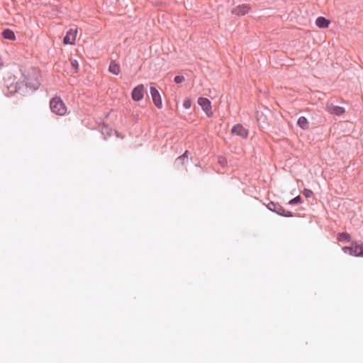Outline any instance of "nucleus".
I'll return each instance as SVG.
<instances>
[{"instance_id":"1","label":"nucleus","mask_w":363,"mask_h":363,"mask_svg":"<svg viewBox=\"0 0 363 363\" xmlns=\"http://www.w3.org/2000/svg\"><path fill=\"white\" fill-rule=\"evenodd\" d=\"M20 71L21 72L23 80L8 85L9 92L11 94L17 93L21 95H26L29 92L37 90L40 84L38 79V69L30 67L23 70L21 69Z\"/></svg>"},{"instance_id":"2","label":"nucleus","mask_w":363,"mask_h":363,"mask_svg":"<svg viewBox=\"0 0 363 363\" xmlns=\"http://www.w3.org/2000/svg\"><path fill=\"white\" fill-rule=\"evenodd\" d=\"M50 108L52 113L58 116H65L67 113V106L60 96H55L50 101Z\"/></svg>"},{"instance_id":"3","label":"nucleus","mask_w":363,"mask_h":363,"mask_svg":"<svg viewBox=\"0 0 363 363\" xmlns=\"http://www.w3.org/2000/svg\"><path fill=\"white\" fill-rule=\"evenodd\" d=\"M267 208L268 210L276 213L277 214L284 217H293L294 213L289 211H286L284 207L279 203L270 201L267 203Z\"/></svg>"},{"instance_id":"4","label":"nucleus","mask_w":363,"mask_h":363,"mask_svg":"<svg viewBox=\"0 0 363 363\" xmlns=\"http://www.w3.org/2000/svg\"><path fill=\"white\" fill-rule=\"evenodd\" d=\"M198 104L201 107L202 110L205 112L208 117L213 116V113L211 110V101L205 97H199L198 99Z\"/></svg>"},{"instance_id":"5","label":"nucleus","mask_w":363,"mask_h":363,"mask_svg":"<svg viewBox=\"0 0 363 363\" xmlns=\"http://www.w3.org/2000/svg\"><path fill=\"white\" fill-rule=\"evenodd\" d=\"M150 93L153 101V104L157 108H162V101L160 94L155 86H150Z\"/></svg>"},{"instance_id":"6","label":"nucleus","mask_w":363,"mask_h":363,"mask_svg":"<svg viewBox=\"0 0 363 363\" xmlns=\"http://www.w3.org/2000/svg\"><path fill=\"white\" fill-rule=\"evenodd\" d=\"M231 133L240 136L242 139H247L249 131L240 123L235 124L231 129Z\"/></svg>"},{"instance_id":"7","label":"nucleus","mask_w":363,"mask_h":363,"mask_svg":"<svg viewBox=\"0 0 363 363\" xmlns=\"http://www.w3.org/2000/svg\"><path fill=\"white\" fill-rule=\"evenodd\" d=\"M131 96L135 101H141L144 97V85L141 84L134 87L131 92Z\"/></svg>"},{"instance_id":"8","label":"nucleus","mask_w":363,"mask_h":363,"mask_svg":"<svg viewBox=\"0 0 363 363\" xmlns=\"http://www.w3.org/2000/svg\"><path fill=\"white\" fill-rule=\"evenodd\" d=\"M77 30L70 28L63 38V43L65 45H73L76 40Z\"/></svg>"},{"instance_id":"9","label":"nucleus","mask_w":363,"mask_h":363,"mask_svg":"<svg viewBox=\"0 0 363 363\" xmlns=\"http://www.w3.org/2000/svg\"><path fill=\"white\" fill-rule=\"evenodd\" d=\"M188 154L189 151L186 150L182 155L175 159L174 162L175 168L180 169L188 163Z\"/></svg>"},{"instance_id":"10","label":"nucleus","mask_w":363,"mask_h":363,"mask_svg":"<svg viewBox=\"0 0 363 363\" xmlns=\"http://www.w3.org/2000/svg\"><path fill=\"white\" fill-rule=\"evenodd\" d=\"M250 6L248 4L238 5L232 10V13L241 16H244L249 12Z\"/></svg>"},{"instance_id":"11","label":"nucleus","mask_w":363,"mask_h":363,"mask_svg":"<svg viewBox=\"0 0 363 363\" xmlns=\"http://www.w3.org/2000/svg\"><path fill=\"white\" fill-rule=\"evenodd\" d=\"M327 109L331 114L338 116L342 115L345 111L343 107L339 106H330L327 107Z\"/></svg>"},{"instance_id":"12","label":"nucleus","mask_w":363,"mask_h":363,"mask_svg":"<svg viewBox=\"0 0 363 363\" xmlns=\"http://www.w3.org/2000/svg\"><path fill=\"white\" fill-rule=\"evenodd\" d=\"M330 23V21L323 16H319L315 20V25L320 28H328Z\"/></svg>"},{"instance_id":"13","label":"nucleus","mask_w":363,"mask_h":363,"mask_svg":"<svg viewBox=\"0 0 363 363\" xmlns=\"http://www.w3.org/2000/svg\"><path fill=\"white\" fill-rule=\"evenodd\" d=\"M354 241H352L351 246H345L342 248V250L345 253L351 256L357 257V251L355 250Z\"/></svg>"},{"instance_id":"14","label":"nucleus","mask_w":363,"mask_h":363,"mask_svg":"<svg viewBox=\"0 0 363 363\" xmlns=\"http://www.w3.org/2000/svg\"><path fill=\"white\" fill-rule=\"evenodd\" d=\"M1 35L4 39L9 40H16V35L14 32L9 29V28H5L3 30Z\"/></svg>"},{"instance_id":"15","label":"nucleus","mask_w":363,"mask_h":363,"mask_svg":"<svg viewBox=\"0 0 363 363\" xmlns=\"http://www.w3.org/2000/svg\"><path fill=\"white\" fill-rule=\"evenodd\" d=\"M297 125L302 130H308L309 128V123L305 116H301L297 121Z\"/></svg>"},{"instance_id":"16","label":"nucleus","mask_w":363,"mask_h":363,"mask_svg":"<svg viewBox=\"0 0 363 363\" xmlns=\"http://www.w3.org/2000/svg\"><path fill=\"white\" fill-rule=\"evenodd\" d=\"M351 239V235L347 232L339 233L337 235V240L339 242L346 241L348 242H352V240Z\"/></svg>"},{"instance_id":"17","label":"nucleus","mask_w":363,"mask_h":363,"mask_svg":"<svg viewBox=\"0 0 363 363\" xmlns=\"http://www.w3.org/2000/svg\"><path fill=\"white\" fill-rule=\"evenodd\" d=\"M108 70L113 74L118 75L121 72V68L118 64L114 61H111L108 67Z\"/></svg>"},{"instance_id":"18","label":"nucleus","mask_w":363,"mask_h":363,"mask_svg":"<svg viewBox=\"0 0 363 363\" xmlns=\"http://www.w3.org/2000/svg\"><path fill=\"white\" fill-rule=\"evenodd\" d=\"M355 250L357 257H363V242L362 241H354Z\"/></svg>"},{"instance_id":"19","label":"nucleus","mask_w":363,"mask_h":363,"mask_svg":"<svg viewBox=\"0 0 363 363\" xmlns=\"http://www.w3.org/2000/svg\"><path fill=\"white\" fill-rule=\"evenodd\" d=\"M72 74L77 73L79 71V63L77 60H72L70 62Z\"/></svg>"},{"instance_id":"20","label":"nucleus","mask_w":363,"mask_h":363,"mask_svg":"<svg viewBox=\"0 0 363 363\" xmlns=\"http://www.w3.org/2000/svg\"><path fill=\"white\" fill-rule=\"evenodd\" d=\"M303 201V199L301 198V196L300 195H298L296 196V197L293 198L292 199H291L289 201V205H296V204H298V203H301Z\"/></svg>"},{"instance_id":"21","label":"nucleus","mask_w":363,"mask_h":363,"mask_svg":"<svg viewBox=\"0 0 363 363\" xmlns=\"http://www.w3.org/2000/svg\"><path fill=\"white\" fill-rule=\"evenodd\" d=\"M101 133L104 135L111 136V129L108 127V125H104L101 127Z\"/></svg>"},{"instance_id":"22","label":"nucleus","mask_w":363,"mask_h":363,"mask_svg":"<svg viewBox=\"0 0 363 363\" xmlns=\"http://www.w3.org/2000/svg\"><path fill=\"white\" fill-rule=\"evenodd\" d=\"M302 194L303 195L306 197V198H310L312 195H313V191L311 190V189H303V190L302 191Z\"/></svg>"},{"instance_id":"23","label":"nucleus","mask_w":363,"mask_h":363,"mask_svg":"<svg viewBox=\"0 0 363 363\" xmlns=\"http://www.w3.org/2000/svg\"><path fill=\"white\" fill-rule=\"evenodd\" d=\"M184 81V77L182 75H177L174 78V82L176 84H180Z\"/></svg>"},{"instance_id":"24","label":"nucleus","mask_w":363,"mask_h":363,"mask_svg":"<svg viewBox=\"0 0 363 363\" xmlns=\"http://www.w3.org/2000/svg\"><path fill=\"white\" fill-rule=\"evenodd\" d=\"M191 106V101L190 99H186L183 102L184 108L189 109Z\"/></svg>"},{"instance_id":"25","label":"nucleus","mask_w":363,"mask_h":363,"mask_svg":"<svg viewBox=\"0 0 363 363\" xmlns=\"http://www.w3.org/2000/svg\"><path fill=\"white\" fill-rule=\"evenodd\" d=\"M218 163L222 166L225 167L227 164V160L224 157H220L218 158Z\"/></svg>"},{"instance_id":"26","label":"nucleus","mask_w":363,"mask_h":363,"mask_svg":"<svg viewBox=\"0 0 363 363\" xmlns=\"http://www.w3.org/2000/svg\"><path fill=\"white\" fill-rule=\"evenodd\" d=\"M262 116H263L262 114V115H259V113L257 114V118L258 122L261 120Z\"/></svg>"}]
</instances>
